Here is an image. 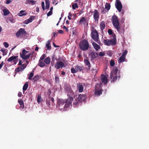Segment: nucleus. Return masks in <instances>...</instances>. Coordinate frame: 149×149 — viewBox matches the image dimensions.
<instances>
[{
    "label": "nucleus",
    "mask_w": 149,
    "mask_h": 149,
    "mask_svg": "<svg viewBox=\"0 0 149 149\" xmlns=\"http://www.w3.org/2000/svg\"><path fill=\"white\" fill-rule=\"evenodd\" d=\"M72 99L70 97L67 99H58L57 100L56 107L60 111H66L71 105Z\"/></svg>",
    "instance_id": "obj_1"
},
{
    "label": "nucleus",
    "mask_w": 149,
    "mask_h": 149,
    "mask_svg": "<svg viewBox=\"0 0 149 149\" xmlns=\"http://www.w3.org/2000/svg\"><path fill=\"white\" fill-rule=\"evenodd\" d=\"M113 24L117 30L120 33H123L124 32L123 28H120L118 17L116 15L113 16L111 19Z\"/></svg>",
    "instance_id": "obj_2"
},
{
    "label": "nucleus",
    "mask_w": 149,
    "mask_h": 149,
    "mask_svg": "<svg viewBox=\"0 0 149 149\" xmlns=\"http://www.w3.org/2000/svg\"><path fill=\"white\" fill-rule=\"evenodd\" d=\"M65 90L67 93V95L69 97L68 98L71 97L73 100V97H74V94L72 90L71 87L70 86H65Z\"/></svg>",
    "instance_id": "obj_3"
},
{
    "label": "nucleus",
    "mask_w": 149,
    "mask_h": 149,
    "mask_svg": "<svg viewBox=\"0 0 149 149\" xmlns=\"http://www.w3.org/2000/svg\"><path fill=\"white\" fill-rule=\"evenodd\" d=\"M79 46L80 49L82 50H86L88 48V43L85 40H84L80 42Z\"/></svg>",
    "instance_id": "obj_4"
},
{
    "label": "nucleus",
    "mask_w": 149,
    "mask_h": 149,
    "mask_svg": "<svg viewBox=\"0 0 149 149\" xmlns=\"http://www.w3.org/2000/svg\"><path fill=\"white\" fill-rule=\"evenodd\" d=\"M28 52V51L24 49L22 51V53L20 54V57L23 59L26 60L28 59L31 55H33V54L34 53V52H32L26 55H25Z\"/></svg>",
    "instance_id": "obj_5"
},
{
    "label": "nucleus",
    "mask_w": 149,
    "mask_h": 149,
    "mask_svg": "<svg viewBox=\"0 0 149 149\" xmlns=\"http://www.w3.org/2000/svg\"><path fill=\"white\" fill-rule=\"evenodd\" d=\"M104 44L107 46L115 45L116 44V38H113L110 40L107 39L104 40Z\"/></svg>",
    "instance_id": "obj_6"
},
{
    "label": "nucleus",
    "mask_w": 149,
    "mask_h": 149,
    "mask_svg": "<svg viewBox=\"0 0 149 149\" xmlns=\"http://www.w3.org/2000/svg\"><path fill=\"white\" fill-rule=\"evenodd\" d=\"M84 62L85 66H87L86 68V69L87 71H89L90 70L91 65L89 60V58L87 57L86 59L84 60Z\"/></svg>",
    "instance_id": "obj_7"
},
{
    "label": "nucleus",
    "mask_w": 149,
    "mask_h": 149,
    "mask_svg": "<svg viewBox=\"0 0 149 149\" xmlns=\"http://www.w3.org/2000/svg\"><path fill=\"white\" fill-rule=\"evenodd\" d=\"M64 67H65L64 63L61 61L56 62L54 65V67L56 69L62 68Z\"/></svg>",
    "instance_id": "obj_8"
},
{
    "label": "nucleus",
    "mask_w": 149,
    "mask_h": 149,
    "mask_svg": "<svg viewBox=\"0 0 149 149\" xmlns=\"http://www.w3.org/2000/svg\"><path fill=\"white\" fill-rule=\"evenodd\" d=\"M27 34V33L25 31L24 29L20 28L19 30L18 31L16 32V35L17 37H19L20 35H23Z\"/></svg>",
    "instance_id": "obj_9"
},
{
    "label": "nucleus",
    "mask_w": 149,
    "mask_h": 149,
    "mask_svg": "<svg viewBox=\"0 0 149 149\" xmlns=\"http://www.w3.org/2000/svg\"><path fill=\"white\" fill-rule=\"evenodd\" d=\"M115 6L118 11L120 12L122 8V5L119 0H116Z\"/></svg>",
    "instance_id": "obj_10"
},
{
    "label": "nucleus",
    "mask_w": 149,
    "mask_h": 149,
    "mask_svg": "<svg viewBox=\"0 0 149 149\" xmlns=\"http://www.w3.org/2000/svg\"><path fill=\"white\" fill-rule=\"evenodd\" d=\"M93 16L95 21L98 22L99 18V14L98 11L97 10H94Z\"/></svg>",
    "instance_id": "obj_11"
},
{
    "label": "nucleus",
    "mask_w": 149,
    "mask_h": 149,
    "mask_svg": "<svg viewBox=\"0 0 149 149\" xmlns=\"http://www.w3.org/2000/svg\"><path fill=\"white\" fill-rule=\"evenodd\" d=\"M118 71V69L117 67H114L112 71L111 72L110 74V78L112 79V77L114 76V75H117Z\"/></svg>",
    "instance_id": "obj_12"
},
{
    "label": "nucleus",
    "mask_w": 149,
    "mask_h": 149,
    "mask_svg": "<svg viewBox=\"0 0 149 149\" xmlns=\"http://www.w3.org/2000/svg\"><path fill=\"white\" fill-rule=\"evenodd\" d=\"M85 95L84 94H79L78 95L77 99V101L80 102H82L84 101L86 99Z\"/></svg>",
    "instance_id": "obj_13"
},
{
    "label": "nucleus",
    "mask_w": 149,
    "mask_h": 149,
    "mask_svg": "<svg viewBox=\"0 0 149 149\" xmlns=\"http://www.w3.org/2000/svg\"><path fill=\"white\" fill-rule=\"evenodd\" d=\"M26 67V65L25 64H22L21 66H18L15 69V71L17 72L20 71H22Z\"/></svg>",
    "instance_id": "obj_14"
},
{
    "label": "nucleus",
    "mask_w": 149,
    "mask_h": 149,
    "mask_svg": "<svg viewBox=\"0 0 149 149\" xmlns=\"http://www.w3.org/2000/svg\"><path fill=\"white\" fill-rule=\"evenodd\" d=\"M79 23L81 24L83 23V24L85 25L86 26H87L88 25V20H86L84 17H82L81 18L79 21Z\"/></svg>",
    "instance_id": "obj_15"
},
{
    "label": "nucleus",
    "mask_w": 149,
    "mask_h": 149,
    "mask_svg": "<svg viewBox=\"0 0 149 149\" xmlns=\"http://www.w3.org/2000/svg\"><path fill=\"white\" fill-rule=\"evenodd\" d=\"M111 6L110 4L108 3H106L105 5V9L106 10L104 9L102 11V13L104 14L106 13L108 11L110 8Z\"/></svg>",
    "instance_id": "obj_16"
},
{
    "label": "nucleus",
    "mask_w": 149,
    "mask_h": 149,
    "mask_svg": "<svg viewBox=\"0 0 149 149\" xmlns=\"http://www.w3.org/2000/svg\"><path fill=\"white\" fill-rule=\"evenodd\" d=\"M18 57V56H11L7 59V61L8 62H11L13 61L14 63L15 64H16V63L17 61L16 60H15V59H17Z\"/></svg>",
    "instance_id": "obj_17"
},
{
    "label": "nucleus",
    "mask_w": 149,
    "mask_h": 149,
    "mask_svg": "<svg viewBox=\"0 0 149 149\" xmlns=\"http://www.w3.org/2000/svg\"><path fill=\"white\" fill-rule=\"evenodd\" d=\"M77 87L79 92L81 93L83 91L84 87L80 83L77 84Z\"/></svg>",
    "instance_id": "obj_18"
},
{
    "label": "nucleus",
    "mask_w": 149,
    "mask_h": 149,
    "mask_svg": "<svg viewBox=\"0 0 149 149\" xmlns=\"http://www.w3.org/2000/svg\"><path fill=\"white\" fill-rule=\"evenodd\" d=\"M34 16H31L29 19L25 20L24 21V23L26 24H28L29 23L31 22L34 19Z\"/></svg>",
    "instance_id": "obj_19"
},
{
    "label": "nucleus",
    "mask_w": 149,
    "mask_h": 149,
    "mask_svg": "<svg viewBox=\"0 0 149 149\" xmlns=\"http://www.w3.org/2000/svg\"><path fill=\"white\" fill-rule=\"evenodd\" d=\"M101 79L102 82L104 84H106L107 82V78L105 75L102 74L101 76Z\"/></svg>",
    "instance_id": "obj_20"
},
{
    "label": "nucleus",
    "mask_w": 149,
    "mask_h": 149,
    "mask_svg": "<svg viewBox=\"0 0 149 149\" xmlns=\"http://www.w3.org/2000/svg\"><path fill=\"white\" fill-rule=\"evenodd\" d=\"M98 32L95 30H93L91 32V37H98Z\"/></svg>",
    "instance_id": "obj_21"
},
{
    "label": "nucleus",
    "mask_w": 149,
    "mask_h": 149,
    "mask_svg": "<svg viewBox=\"0 0 149 149\" xmlns=\"http://www.w3.org/2000/svg\"><path fill=\"white\" fill-rule=\"evenodd\" d=\"M103 91L102 90H97V86L95 87V94L97 95H100L102 94V91Z\"/></svg>",
    "instance_id": "obj_22"
},
{
    "label": "nucleus",
    "mask_w": 149,
    "mask_h": 149,
    "mask_svg": "<svg viewBox=\"0 0 149 149\" xmlns=\"http://www.w3.org/2000/svg\"><path fill=\"white\" fill-rule=\"evenodd\" d=\"M91 58H95L97 57L98 54L97 53L92 52L89 54Z\"/></svg>",
    "instance_id": "obj_23"
},
{
    "label": "nucleus",
    "mask_w": 149,
    "mask_h": 149,
    "mask_svg": "<svg viewBox=\"0 0 149 149\" xmlns=\"http://www.w3.org/2000/svg\"><path fill=\"white\" fill-rule=\"evenodd\" d=\"M100 28L101 30L103 31L105 27V22L104 21L101 22L100 24Z\"/></svg>",
    "instance_id": "obj_24"
},
{
    "label": "nucleus",
    "mask_w": 149,
    "mask_h": 149,
    "mask_svg": "<svg viewBox=\"0 0 149 149\" xmlns=\"http://www.w3.org/2000/svg\"><path fill=\"white\" fill-rule=\"evenodd\" d=\"M93 45L94 49L97 51H98V50L100 49V46L97 44L95 42H93L92 43Z\"/></svg>",
    "instance_id": "obj_25"
},
{
    "label": "nucleus",
    "mask_w": 149,
    "mask_h": 149,
    "mask_svg": "<svg viewBox=\"0 0 149 149\" xmlns=\"http://www.w3.org/2000/svg\"><path fill=\"white\" fill-rule=\"evenodd\" d=\"M125 58L121 56L119 58L118 60V62L119 63H123L125 61Z\"/></svg>",
    "instance_id": "obj_26"
},
{
    "label": "nucleus",
    "mask_w": 149,
    "mask_h": 149,
    "mask_svg": "<svg viewBox=\"0 0 149 149\" xmlns=\"http://www.w3.org/2000/svg\"><path fill=\"white\" fill-rule=\"evenodd\" d=\"M3 15L4 16H6L9 14L10 12L9 10L7 9H3Z\"/></svg>",
    "instance_id": "obj_27"
},
{
    "label": "nucleus",
    "mask_w": 149,
    "mask_h": 149,
    "mask_svg": "<svg viewBox=\"0 0 149 149\" xmlns=\"http://www.w3.org/2000/svg\"><path fill=\"white\" fill-rule=\"evenodd\" d=\"M83 66L76 65L75 67V69L77 70V72L78 71H81L83 69Z\"/></svg>",
    "instance_id": "obj_28"
},
{
    "label": "nucleus",
    "mask_w": 149,
    "mask_h": 149,
    "mask_svg": "<svg viewBox=\"0 0 149 149\" xmlns=\"http://www.w3.org/2000/svg\"><path fill=\"white\" fill-rule=\"evenodd\" d=\"M46 8L48 9L49 7L50 2L49 0H45Z\"/></svg>",
    "instance_id": "obj_29"
},
{
    "label": "nucleus",
    "mask_w": 149,
    "mask_h": 149,
    "mask_svg": "<svg viewBox=\"0 0 149 149\" xmlns=\"http://www.w3.org/2000/svg\"><path fill=\"white\" fill-rule=\"evenodd\" d=\"M28 87V83L27 82H26L23 86V91H25L27 89Z\"/></svg>",
    "instance_id": "obj_30"
},
{
    "label": "nucleus",
    "mask_w": 149,
    "mask_h": 149,
    "mask_svg": "<svg viewBox=\"0 0 149 149\" xmlns=\"http://www.w3.org/2000/svg\"><path fill=\"white\" fill-rule=\"evenodd\" d=\"M50 61V58L49 57L46 58L44 60V62L46 64H49Z\"/></svg>",
    "instance_id": "obj_31"
},
{
    "label": "nucleus",
    "mask_w": 149,
    "mask_h": 149,
    "mask_svg": "<svg viewBox=\"0 0 149 149\" xmlns=\"http://www.w3.org/2000/svg\"><path fill=\"white\" fill-rule=\"evenodd\" d=\"M39 76L37 75L35 76L33 78V82H35L36 81H37L39 79Z\"/></svg>",
    "instance_id": "obj_32"
},
{
    "label": "nucleus",
    "mask_w": 149,
    "mask_h": 149,
    "mask_svg": "<svg viewBox=\"0 0 149 149\" xmlns=\"http://www.w3.org/2000/svg\"><path fill=\"white\" fill-rule=\"evenodd\" d=\"M50 43L49 41V40L47 42V43L46 44V46L47 47V48L49 50L51 49V47L50 45Z\"/></svg>",
    "instance_id": "obj_33"
},
{
    "label": "nucleus",
    "mask_w": 149,
    "mask_h": 149,
    "mask_svg": "<svg viewBox=\"0 0 149 149\" xmlns=\"http://www.w3.org/2000/svg\"><path fill=\"white\" fill-rule=\"evenodd\" d=\"M39 65L41 67L44 66L45 65V62L40 60L39 62Z\"/></svg>",
    "instance_id": "obj_34"
},
{
    "label": "nucleus",
    "mask_w": 149,
    "mask_h": 149,
    "mask_svg": "<svg viewBox=\"0 0 149 149\" xmlns=\"http://www.w3.org/2000/svg\"><path fill=\"white\" fill-rule=\"evenodd\" d=\"M25 12L24 10H21L19 12V16H22L23 15H26V13H23Z\"/></svg>",
    "instance_id": "obj_35"
},
{
    "label": "nucleus",
    "mask_w": 149,
    "mask_h": 149,
    "mask_svg": "<svg viewBox=\"0 0 149 149\" xmlns=\"http://www.w3.org/2000/svg\"><path fill=\"white\" fill-rule=\"evenodd\" d=\"M42 100L41 97L40 95H38L37 99V101L39 103Z\"/></svg>",
    "instance_id": "obj_36"
},
{
    "label": "nucleus",
    "mask_w": 149,
    "mask_h": 149,
    "mask_svg": "<svg viewBox=\"0 0 149 149\" xmlns=\"http://www.w3.org/2000/svg\"><path fill=\"white\" fill-rule=\"evenodd\" d=\"M72 8L73 10H75L76 8L78 7V4L76 3H73L72 5Z\"/></svg>",
    "instance_id": "obj_37"
},
{
    "label": "nucleus",
    "mask_w": 149,
    "mask_h": 149,
    "mask_svg": "<svg viewBox=\"0 0 149 149\" xmlns=\"http://www.w3.org/2000/svg\"><path fill=\"white\" fill-rule=\"evenodd\" d=\"M108 33L110 35L113 34V37H115V36H116L115 34H113V33L112 32V30L111 29H108Z\"/></svg>",
    "instance_id": "obj_38"
},
{
    "label": "nucleus",
    "mask_w": 149,
    "mask_h": 149,
    "mask_svg": "<svg viewBox=\"0 0 149 149\" xmlns=\"http://www.w3.org/2000/svg\"><path fill=\"white\" fill-rule=\"evenodd\" d=\"M55 82L56 83H58L59 82V79L58 77L56 75H55Z\"/></svg>",
    "instance_id": "obj_39"
},
{
    "label": "nucleus",
    "mask_w": 149,
    "mask_h": 149,
    "mask_svg": "<svg viewBox=\"0 0 149 149\" xmlns=\"http://www.w3.org/2000/svg\"><path fill=\"white\" fill-rule=\"evenodd\" d=\"M112 78L113 79L111 81L114 82L117 80L118 78V76L117 75H114V77H112Z\"/></svg>",
    "instance_id": "obj_40"
},
{
    "label": "nucleus",
    "mask_w": 149,
    "mask_h": 149,
    "mask_svg": "<svg viewBox=\"0 0 149 149\" xmlns=\"http://www.w3.org/2000/svg\"><path fill=\"white\" fill-rule=\"evenodd\" d=\"M6 49L4 48H1L0 49V51L3 53V55L4 56L6 55L7 52H5Z\"/></svg>",
    "instance_id": "obj_41"
},
{
    "label": "nucleus",
    "mask_w": 149,
    "mask_h": 149,
    "mask_svg": "<svg viewBox=\"0 0 149 149\" xmlns=\"http://www.w3.org/2000/svg\"><path fill=\"white\" fill-rule=\"evenodd\" d=\"M92 71V73H93V75H95L97 74V69H92L91 70Z\"/></svg>",
    "instance_id": "obj_42"
},
{
    "label": "nucleus",
    "mask_w": 149,
    "mask_h": 149,
    "mask_svg": "<svg viewBox=\"0 0 149 149\" xmlns=\"http://www.w3.org/2000/svg\"><path fill=\"white\" fill-rule=\"evenodd\" d=\"M27 1L28 3H31L33 5L35 4L36 3V1L32 0H27Z\"/></svg>",
    "instance_id": "obj_43"
},
{
    "label": "nucleus",
    "mask_w": 149,
    "mask_h": 149,
    "mask_svg": "<svg viewBox=\"0 0 149 149\" xmlns=\"http://www.w3.org/2000/svg\"><path fill=\"white\" fill-rule=\"evenodd\" d=\"M110 65L111 67H113L115 65V61L113 60H111L110 63Z\"/></svg>",
    "instance_id": "obj_44"
},
{
    "label": "nucleus",
    "mask_w": 149,
    "mask_h": 149,
    "mask_svg": "<svg viewBox=\"0 0 149 149\" xmlns=\"http://www.w3.org/2000/svg\"><path fill=\"white\" fill-rule=\"evenodd\" d=\"M34 75V74L33 72H31L29 76L28 79L29 80L31 79L32 77H33Z\"/></svg>",
    "instance_id": "obj_45"
},
{
    "label": "nucleus",
    "mask_w": 149,
    "mask_h": 149,
    "mask_svg": "<svg viewBox=\"0 0 149 149\" xmlns=\"http://www.w3.org/2000/svg\"><path fill=\"white\" fill-rule=\"evenodd\" d=\"M127 52H128L127 50H125V51L123 53L122 56L125 58V56L127 53Z\"/></svg>",
    "instance_id": "obj_46"
},
{
    "label": "nucleus",
    "mask_w": 149,
    "mask_h": 149,
    "mask_svg": "<svg viewBox=\"0 0 149 149\" xmlns=\"http://www.w3.org/2000/svg\"><path fill=\"white\" fill-rule=\"evenodd\" d=\"M71 71L72 73H75L77 72V70L75 69L72 68L71 69Z\"/></svg>",
    "instance_id": "obj_47"
},
{
    "label": "nucleus",
    "mask_w": 149,
    "mask_h": 149,
    "mask_svg": "<svg viewBox=\"0 0 149 149\" xmlns=\"http://www.w3.org/2000/svg\"><path fill=\"white\" fill-rule=\"evenodd\" d=\"M18 102L20 105H22L24 104L23 100L21 99H19L18 100Z\"/></svg>",
    "instance_id": "obj_48"
},
{
    "label": "nucleus",
    "mask_w": 149,
    "mask_h": 149,
    "mask_svg": "<svg viewBox=\"0 0 149 149\" xmlns=\"http://www.w3.org/2000/svg\"><path fill=\"white\" fill-rule=\"evenodd\" d=\"M8 19L11 22L13 23L14 22V19L12 16L9 17L8 18Z\"/></svg>",
    "instance_id": "obj_49"
},
{
    "label": "nucleus",
    "mask_w": 149,
    "mask_h": 149,
    "mask_svg": "<svg viewBox=\"0 0 149 149\" xmlns=\"http://www.w3.org/2000/svg\"><path fill=\"white\" fill-rule=\"evenodd\" d=\"M46 57V55L45 54H43L42 56L40 57V60H43Z\"/></svg>",
    "instance_id": "obj_50"
},
{
    "label": "nucleus",
    "mask_w": 149,
    "mask_h": 149,
    "mask_svg": "<svg viewBox=\"0 0 149 149\" xmlns=\"http://www.w3.org/2000/svg\"><path fill=\"white\" fill-rule=\"evenodd\" d=\"M3 45L4 46V47L6 48H7L8 47L9 44L7 42H4L3 43Z\"/></svg>",
    "instance_id": "obj_51"
},
{
    "label": "nucleus",
    "mask_w": 149,
    "mask_h": 149,
    "mask_svg": "<svg viewBox=\"0 0 149 149\" xmlns=\"http://www.w3.org/2000/svg\"><path fill=\"white\" fill-rule=\"evenodd\" d=\"M41 5H42V7L43 10H45V3H44V2L42 1V2Z\"/></svg>",
    "instance_id": "obj_52"
},
{
    "label": "nucleus",
    "mask_w": 149,
    "mask_h": 149,
    "mask_svg": "<svg viewBox=\"0 0 149 149\" xmlns=\"http://www.w3.org/2000/svg\"><path fill=\"white\" fill-rule=\"evenodd\" d=\"M46 104L48 105V106H49L51 104L49 100H46Z\"/></svg>",
    "instance_id": "obj_53"
},
{
    "label": "nucleus",
    "mask_w": 149,
    "mask_h": 149,
    "mask_svg": "<svg viewBox=\"0 0 149 149\" xmlns=\"http://www.w3.org/2000/svg\"><path fill=\"white\" fill-rule=\"evenodd\" d=\"M52 12L50 11L49 12H48V13L47 14V16H49L52 15Z\"/></svg>",
    "instance_id": "obj_54"
},
{
    "label": "nucleus",
    "mask_w": 149,
    "mask_h": 149,
    "mask_svg": "<svg viewBox=\"0 0 149 149\" xmlns=\"http://www.w3.org/2000/svg\"><path fill=\"white\" fill-rule=\"evenodd\" d=\"M94 40H96L98 44H100V41L99 40H98V39L99 38H92Z\"/></svg>",
    "instance_id": "obj_55"
},
{
    "label": "nucleus",
    "mask_w": 149,
    "mask_h": 149,
    "mask_svg": "<svg viewBox=\"0 0 149 149\" xmlns=\"http://www.w3.org/2000/svg\"><path fill=\"white\" fill-rule=\"evenodd\" d=\"M125 18V17H122L120 19V22L121 23H123L124 22Z\"/></svg>",
    "instance_id": "obj_56"
},
{
    "label": "nucleus",
    "mask_w": 149,
    "mask_h": 149,
    "mask_svg": "<svg viewBox=\"0 0 149 149\" xmlns=\"http://www.w3.org/2000/svg\"><path fill=\"white\" fill-rule=\"evenodd\" d=\"M35 54V53H34V54H33V55H31V56H30V58H31V59H32V58H33V59H34L35 57H36V55H33V54Z\"/></svg>",
    "instance_id": "obj_57"
},
{
    "label": "nucleus",
    "mask_w": 149,
    "mask_h": 149,
    "mask_svg": "<svg viewBox=\"0 0 149 149\" xmlns=\"http://www.w3.org/2000/svg\"><path fill=\"white\" fill-rule=\"evenodd\" d=\"M57 33L56 32H54L53 33V36L55 37L57 36Z\"/></svg>",
    "instance_id": "obj_58"
},
{
    "label": "nucleus",
    "mask_w": 149,
    "mask_h": 149,
    "mask_svg": "<svg viewBox=\"0 0 149 149\" xmlns=\"http://www.w3.org/2000/svg\"><path fill=\"white\" fill-rule=\"evenodd\" d=\"M104 54L103 52H100L99 53V55L100 56H103L104 55Z\"/></svg>",
    "instance_id": "obj_59"
},
{
    "label": "nucleus",
    "mask_w": 149,
    "mask_h": 149,
    "mask_svg": "<svg viewBox=\"0 0 149 149\" xmlns=\"http://www.w3.org/2000/svg\"><path fill=\"white\" fill-rule=\"evenodd\" d=\"M12 1L10 0H7L6 2V4H8L11 3Z\"/></svg>",
    "instance_id": "obj_60"
},
{
    "label": "nucleus",
    "mask_w": 149,
    "mask_h": 149,
    "mask_svg": "<svg viewBox=\"0 0 149 149\" xmlns=\"http://www.w3.org/2000/svg\"><path fill=\"white\" fill-rule=\"evenodd\" d=\"M22 93L20 92H19L18 93V96L19 97H21L22 96Z\"/></svg>",
    "instance_id": "obj_61"
},
{
    "label": "nucleus",
    "mask_w": 149,
    "mask_h": 149,
    "mask_svg": "<svg viewBox=\"0 0 149 149\" xmlns=\"http://www.w3.org/2000/svg\"><path fill=\"white\" fill-rule=\"evenodd\" d=\"M63 29H65L67 32L68 31V28L65 26H63Z\"/></svg>",
    "instance_id": "obj_62"
},
{
    "label": "nucleus",
    "mask_w": 149,
    "mask_h": 149,
    "mask_svg": "<svg viewBox=\"0 0 149 149\" xmlns=\"http://www.w3.org/2000/svg\"><path fill=\"white\" fill-rule=\"evenodd\" d=\"M58 33L60 34H62L63 33V31L61 30H60L58 31Z\"/></svg>",
    "instance_id": "obj_63"
},
{
    "label": "nucleus",
    "mask_w": 149,
    "mask_h": 149,
    "mask_svg": "<svg viewBox=\"0 0 149 149\" xmlns=\"http://www.w3.org/2000/svg\"><path fill=\"white\" fill-rule=\"evenodd\" d=\"M3 61H2L1 63L0 64V69H1L3 65Z\"/></svg>",
    "instance_id": "obj_64"
}]
</instances>
